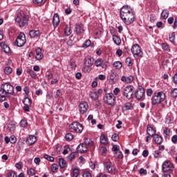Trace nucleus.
Listing matches in <instances>:
<instances>
[{
	"mask_svg": "<svg viewBox=\"0 0 177 177\" xmlns=\"http://www.w3.org/2000/svg\"><path fill=\"white\" fill-rule=\"evenodd\" d=\"M120 19L126 24L127 26L132 24L135 21V14L133 10L129 6H123L120 9Z\"/></svg>",
	"mask_w": 177,
	"mask_h": 177,
	"instance_id": "f257e3e1",
	"label": "nucleus"
},
{
	"mask_svg": "<svg viewBox=\"0 0 177 177\" xmlns=\"http://www.w3.org/2000/svg\"><path fill=\"white\" fill-rule=\"evenodd\" d=\"M29 17L23 11H20L15 18V21L19 26V27H24L28 24Z\"/></svg>",
	"mask_w": 177,
	"mask_h": 177,
	"instance_id": "f03ea898",
	"label": "nucleus"
},
{
	"mask_svg": "<svg viewBox=\"0 0 177 177\" xmlns=\"http://www.w3.org/2000/svg\"><path fill=\"white\" fill-rule=\"evenodd\" d=\"M104 169L106 172H108V174H114L117 171V167H115V165H114V163H113L111 160L107 159L104 161Z\"/></svg>",
	"mask_w": 177,
	"mask_h": 177,
	"instance_id": "7ed1b4c3",
	"label": "nucleus"
},
{
	"mask_svg": "<svg viewBox=\"0 0 177 177\" xmlns=\"http://www.w3.org/2000/svg\"><path fill=\"white\" fill-rule=\"evenodd\" d=\"M131 53H133V57L135 59H139V57H143V51H142V48L139 44H136L132 46L131 49Z\"/></svg>",
	"mask_w": 177,
	"mask_h": 177,
	"instance_id": "20e7f679",
	"label": "nucleus"
},
{
	"mask_svg": "<svg viewBox=\"0 0 177 177\" xmlns=\"http://www.w3.org/2000/svg\"><path fill=\"white\" fill-rule=\"evenodd\" d=\"M165 100V93L162 92H158L152 98V106H156V104H160V103Z\"/></svg>",
	"mask_w": 177,
	"mask_h": 177,
	"instance_id": "39448f33",
	"label": "nucleus"
},
{
	"mask_svg": "<svg viewBox=\"0 0 177 177\" xmlns=\"http://www.w3.org/2000/svg\"><path fill=\"white\" fill-rule=\"evenodd\" d=\"M26 42H27V41L26 40V35L24 34V32H21L15 42V44L16 45V46H18V48H23L24 45H26Z\"/></svg>",
	"mask_w": 177,
	"mask_h": 177,
	"instance_id": "423d86ee",
	"label": "nucleus"
},
{
	"mask_svg": "<svg viewBox=\"0 0 177 177\" xmlns=\"http://www.w3.org/2000/svg\"><path fill=\"white\" fill-rule=\"evenodd\" d=\"M0 91L5 95H13V93H15L14 88L9 83H5L1 85Z\"/></svg>",
	"mask_w": 177,
	"mask_h": 177,
	"instance_id": "0eeeda50",
	"label": "nucleus"
},
{
	"mask_svg": "<svg viewBox=\"0 0 177 177\" xmlns=\"http://www.w3.org/2000/svg\"><path fill=\"white\" fill-rule=\"evenodd\" d=\"M174 169V164L171 162V160H165L162 165V171L165 173L171 174Z\"/></svg>",
	"mask_w": 177,
	"mask_h": 177,
	"instance_id": "6e6552de",
	"label": "nucleus"
},
{
	"mask_svg": "<svg viewBox=\"0 0 177 177\" xmlns=\"http://www.w3.org/2000/svg\"><path fill=\"white\" fill-rule=\"evenodd\" d=\"M104 103L109 104V106H111L112 107L115 104V97L112 93L105 94L104 97Z\"/></svg>",
	"mask_w": 177,
	"mask_h": 177,
	"instance_id": "1a4fd4ad",
	"label": "nucleus"
},
{
	"mask_svg": "<svg viewBox=\"0 0 177 177\" xmlns=\"http://www.w3.org/2000/svg\"><path fill=\"white\" fill-rule=\"evenodd\" d=\"M70 129H73L77 133H82L84 125L78 122H74L69 126Z\"/></svg>",
	"mask_w": 177,
	"mask_h": 177,
	"instance_id": "9d476101",
	"label": "nucleus"
},
{
	"mask_svg": "<svg viewBox=\"0 0 177 177\" xmlns=\"http://www.w3.org/2000/svg\"><path fill=\"white\" fill-rule=\"evenodd\" d=\"M123 95H124L128 100H131V99L133 97V86H126L123 89Z\"/></svg>",
	"mask_w": 177,
	"mask_h": 177,
	"instance_id": "9b49d317",
	"label": "nucleus"
},
{
	"mask_svg": "<svg viewBox=\"0 0 177 177\" xmlns=\"http://www.w3.org/2000/svg\"><path fill=\"white\" fill-rule=\"evenodd\" d=\"M95 65L96 67H102L103 70H107V62H104L102 58L97 59Z\"/></svg>",
	"mask_w": 177,
	"mask_h": 177,
	"instance_id": "f8f14e48",
	"label": "nucleus"
},
{
	"mask_svg": "<svg viewBox=\"0 0 177 177\" xmlns=\"http://www.w3.org/2000/svg\"><path fill=\"white\" fill-rule=\"evenodd\" d=\"M88 109H89V106L88 105V102L85 101H82L79 104V111L80 114H85V113L88 111Z\"/></svg>",
	"mask_w": 177,
	"mask_h": 177,
	"instance_id": "ddd939ff",
	"label": "nucleus"
},
{
	"mask_svg": "<svg viewBox=\"0 0 177 177\" xmlns=\"http://www.w3.org/2000/svg\"><path fill=\"white\" fill-rule=\"evenodd\" d=\"M23 103L24 104V111H30V107H31V100L28 98V96L25 95L24 99L23 100Z\"/></svg>",
	"mask_w": 177,
	"mask_h": 177,
	"instance_id": "4468645a",
	"label": "nucleus"
},
{
	"mask_svg": "<svg viewBox=\"0 0 177 177\" xmlns=\"http://www.w3.org/2000/svg\"><path fill=\"white\" fill-rule=\"evenodd\" d=\"M135 95L136 99L138 100H140V99H142V97H143V95H145V88H143V87L138 88Z\"/></svg>",
	"mask_w": 177,
	"mask_h": 177,
	"instance_id": "2eb2a0df",
	"label": "nucleus"
},
{
	"mask_svg": "<svg viewBox=\"0 0 177 177\" xmlns=\"http://www.w3.org/2000/svg\"><path fill=\"white\" fill-rule=\"evenodd\" d=\"M59 24H60V17H59V14L55 13L54 14L53 17V24L54 28H56V27H57V26H59Z\"/></svg>",
	"mask_w": 177,
	"mask_h": 177,
	"instance_id": "dca6fc26",
	"label": "nucleus"
},
{
	"mask_svg": "<svg viewBox=\"0 0 177 177\" xmlns=\"http://www.w3.org/2000/svg\"><path fill=\"white\" fill-rule=\"evenodd\" d=\"M26 143L28 145V146H32L37 142V137L35 136H29L26 138Z\"/></svg>",
	"mask_w": 177,
	"mask_h": 177,
	"instance_id": "f3484780",
	"label": "nucleus"
},
{
	"mask_svg": "<svg viewBox=\"0 0 177 177\" xmlns=\"http://www.w3.org/2000/svg\"><path fill=\"white\" fill-rule=\"evenodd\" d=\"M77 151L81 153V154L88 151V147L86 146L84 143L80 144L77 147Z\"/></svg>",
	"mask_w": 177,
	"mask_h": 177,
	"instance_id": "a211bd4d",
	"label": "nucleus"
},
{
	"mask_svg": "<svg viewBox=\"0 0 177 177\" xmlns=\"http://www.w3.org/2000/svg\"><path fill=\"white\" fill-rule=\"evenodd\" d=\"M75 31L77 35L83 34L84 31H85L84 30V25H82V24H76L75 27Z\"/></svg>",
	"mask_w": 177,
	"mask_h": 177,
	"instance_id": "6ab92c4d",
	"label": "nucleus"
},
{
	"mask_svg": "<svg viewBox=\"0 0 177 177\" xmlns=\"http://www.w3.org/2000/svg\"><path fill=\"white\" fill-rule=\"evenodd\" d=\"M147 133L149 136H151V138L154 137V135L156 134V129H154L151 126L148 125L147 127Z\"/></svg>",
	"mask_w": 177,
	"mask_h": 177,
	"instance_id": "aec40b11",
	"label": "nucleus"
},
{
	"mask_svg": "<svg viewBox=\"0 0 177 177\" xmlns=\"http://www.w3.org/2000/svg\"><path fill=\"white\" fill-rule=\"evenodd\" d=\"M100 142L102 145H109V138L106 135L102 133L100 138Z\"/></svg>",
	"mask_w": 177,
	"mask_h": 177,
	"instance_id": "412c9836",
	"label": "nucleus"
},
{
	"mask_svg": "<svg viewBox=\"0 0 177 177\" xmlns=\"http://www.w3.org/2000/svg\"><path fill=\"white\" fill-rule=\"evenodd\" d=\"M153 140L156 145H161L162 143V137L158 134H155Z\"/></svg>",
	"mask_w": 177,
	"mask_h": 177,
	"instance_id": "4be33fe9",
	"label": "nucleus"
},
{
	"mask_svg": "<svg viewBox=\"0 0 177 177\" xmlns=\"http://www.w3.org/2000/svg\"><path fill=\"white\" fill-rule=\"evenodd\" d=\"M121 81L122 82H126V84H131V82H132V81H133V77H132V76H129V77L122 76L121 77Z\"/></svg>",
	"mask_w": 177,
	"mask_h": 177,
	"instance_id": "5701e85b",
	"label": "nucleus"
},
{
	"mask_svg": "<svg viewBox=\"0 0 177 177\" xmlns=\"http://www.w3.org/2000/svg\"><path fill=\"white\" fill-rule=\"evenodd\" d=\"M29 35L31 38H37V37H39V35H41V32L39 30H32L29 32Z\"/></svg>",
	"mask_w": 177,
	"mask_h": 177,
	"instance_id": "b1692460",
	"label": "nucleus"
},
{
	"mask_svg": "<svg viewBox=\"0 0 177 177\" xmlns=\"http://www.w3.org/2000/svg\"><path fill=\"white\" fill-rule=\"evenodd\" d=\"M42 57H44V55L42 54V50L41 48H38L36 49V59L37 60H42Z\"/></svg>",
	"mask_w": 177,
	"mask_h": 177,
	"instance_id": "393cba45",
	"label": "nucleus"
},
{
	"mask_svg": "<svg viewBox=\"0 0 177 177\" xmlns=\"http://www.w3.org/2000/svg\"><path fill=\"white\" fill-rule=\"evenodd\" d=\"M84 65L92 67V66H93V60L91 57L85 58Z\"/></svg>",
	"mask_w": 177,
	"mask_h": 177,
	"instance_id": "a878e982",
	"label": "nucleus"
},
{
	"mask_svg": "<svg viewBox=\"0 0 177 177\" xmlns=\"http://www.w3.org/2000/svg\"><path fill=\"white\" fill-rule=\"evenodd\" d=\"M112 39L115 45H121V39L120 37L114 35L112 36Z\"/></svg>",
	"mask_w": 177,
	"mask_h": 177,
	"instance_id": "bb28decb",
	"label": "nucleus"
},
{
	"mask_svg": "<svg viewBox=\"0 0 177 177\" xmlns=\"http://www.w3.org/2000/svg\"><path fill=\"white\" fill-rule=\"evenodd\" d=\"M71 175L73 177H78V175H80V168L74 167L72 169Z\"/></svg>",
	"mask_w": 177,
	"mask_h": 177,
	"instance_id": "cd10ccee",
	"label": "nucleus"
},
{
	"mask_svg": "<svg viewBox=\"0 0 177 177\" xmlns=\"http://www.w3.org/2000/svg\"><path fill=\"white\" fill-rule=\"evenodd\" d=\"M168 16H169V11H168V10H163L161 13V17H162V19L167 20V19H168Z\"/></svg>",
	"mask_w": 177,
	"mask_h": 177,
	"instance_id": "c85d7f7f",
	"label": "nucleus"
},
{
	"mask_svg": "<svg viewBox=\"0 0 177 177\" xmlns=\"http://www.w3.org/2000/svg\"><path fill=\"white\" fill-rule=\"evenodd\" d=\"M124 110H132L133 109V104L132 102H127L123 106Z\"/></svg>",
	"mask_w": 177,
	"mask_h": 177,
	"instance_id": "c756f323",
	"label": "nucleus"
},
{
	"mask_svg": "<svg viewBox=\"0 0 177 177\" xmlns=\"http://www.w3.org/2000/svg\"><path fill=\"white\" fill-rule=\"evenodd\" d=\"M113 67L115 70H120V68H122V63L120 61L115 62L113 63Z\"/></svg>",
	"mask_w": 177,
	"mask_h": 177,
	"instance_id": "7c9ffc66",
	"label": "nucleus"
},
{
	"mask_svg": "<svg viewBox=\"0 0 177 177\" xmlns=\"http://www.w3.org/2000/svg\"><path fill=\"white\" fill-rule=\"evenodd\" d=\"M12 67L8 66V65L4 68V73L6 75H10V74H12Z\"/></svg>",
	"mask_w": 177,
	"mask_h": 177,
	"instance_id": "2f4dec72",
	"label": "nucleus"
},
{
	"mask_svg": "<svg viewBox=\"0 0 177 177\" xmlns=\"http://www.w3.org/2000/svg\"><path fill=\"white\" fill-rule=\"evenodd\" d=\"M90 97L92 99V100H97L99 95H97V92L94 91L90 93Z\"/></svg>",
	"mask_w": 177,
	"mask_h": 177,
	"instance_id": "473e14b6",
	"label": "nucleus"
},
{
	"mask_svg": "<svg viewBox=\"0 0 177 177\" xmlns=\"http://www.w3.org/2000/svg\"><path fill=\"white\" fill-rule=\"evenodd\" d=\"M59 164L60 168H64L66 167V161L63 158H59Z\"/></svg>",
	"mask_w": 177,
	"mask_h": 177,
	"instance_id": "72a5a7b5",
	"label": "nucleus"
},
{
	"mask_svg": "<svg viewBox=\"0 0 177 177\" xmlns=\"http://www.w3.org/2000/svg\"><path fill=\"white\" fill-rule=\"evenodd\" d=\"M84 145H86V147L93 146V142L92 141V140H91V138H85Z\"/></svg>",
	"mask_w": 177,
	"mask_h": 177,
	"instance_id": "f704fd0d",
	"label": "nucleus"
},
{
	"mask_svg": "<svg viewBox=\"0 0 177 177\" xmlns=\"http://www.w3.org/2000/svg\"><path fill=\"white\" fill-rule=\"evenodd\" d=\"M64 32H65V35H66V37H69V35H71V28L68 27V26H66L65 29H64Z\"/></svg>",
	"mask_w": 177,
	"mask_h": 177,
	"instance_id": "c9c22d12",
	"label": "nucleus"
},
{
	"mask_svg": "<svg viewBox=\"0 0 177 177\" xmlns=\"http://www.w3.org/2000/svg\"><path fill=\"white\" fill-rule=\"evenodd\" d=\"M65 139L67 142H70L74 139V136L71 133H68L65 136Z\"/></svg>",
	"mask_w": 177,
	"mask_h": 177,
	"instance_id": "e433bc0d",
	"label": "nucleus"
},
{
	"mask_svg": "<svg viewBox=\"0 0 177 177\" xmlns=\"http://www.w3.org/2000/svg\"><path fill=\"white\" fill-rule=\"evenodd\" d=\"M6 96H8L7 94H4V93L2 92V91H0V102H5L6 100Z\"/></svg>",
	"mask_w": 177,
	"mask_h": 177,
	"instance_id": "4c0bfd02",
	"label": "nucleus"
},
{
	"mask_svg": "<svg viewBox=\"0 0 177 177\" xmlns=\"http://www.w3.org/2000/svg\"><path fill=\"white\" fill-rule=\"evenodd\" d=\"M92 66H89L88 65H84L82 68V72L83 73H90L91 68Z\"/></svg>",
	"mask_w": 177,
	"mask_h": 177,
	"instance_id": "58836bf2",
	"label": "nucleus"
},
{
	"mask_svg": "<svg viewBox=\"0 0 177 177\" xmlns=\"http://www.w3.org/2000/svg\"><path fill=\"white\" fill-rule=\"evenodd\" d=\"M100 153L101 154H107V147L106 146H101L100 147Z\"/></svg>",
	"mask_w": 177,
	"mask_h": 177,
	"instance_id": "ea45409f",
	"label": "nucleus"
},
{
	"mask_svg": "<svg viewBox=\"0 0 177 177\" xmlns=\"http://www.w3.org/2000/svg\"><path fill=\"white\" fill-rule=\"evenodd\" d=\"M33 2L36 5L41 6V5H44L46 2V0H33Z\"/></svg>",
	"mask_w": 177,
	"mask_h": 177,
	"instance_id": "a19ab883",
	"label": "nucleus"
},
{
	"mask_svg": "<svg viewBox=\"0 0 177 177\" xmlns=\"http://www.w3.org/2000/svg\"><path fill=\"white\" fill-rule=\"evenodd\" d=\"M154 158H161V151H160L159 150H156L154 151L153 153Z\"/></svg>",
	"mask_w": 177,
	"mask_h": 177,
	"instance_id": "79ce46f5",
	"label": "nucleus"
},
{
	"mask_svg": "<svg viewBox=\"0 0 177 177\" xmlns=\"http://www.w3.org/2000/svg\"><path fill=\"white\" fill-rule=\"evenodd\" d=\"M44 157L46 160H48V161H50V162L55 161V158H53L48 154H45L44 156Z\"/></svg>",
	"mask_w": 177,
	"mask_h": 177,
	"instance_id": "37998d69",
	"label": "nucleus"
},
{
	"mask_svg": "<svg viewBox=\"0 0 177 177\" xmlns=\"http://www.w3.org/2000/svg\"><path fill=\"white\" fill-rule=\"evenodd\" d=\"M169 39L171 44L175 43V32H172L171 35H169Z\"/></svg>",
	"mask_w": 177,
	"mask_h": 177,
	"instance_id": "c03bdc74",
	"label": "nucleus"
},
{
	"mask_svg": "<svg viewBox=\"0 0 177 177\" xmlns=\"http://www.w3.org/2000/svg\"><path fill=\"white\" fill-rule=\"evenodd\" d=\"M171 97H177V88L171 89Z\"/></svg>",
	"mask_w": 177,
	"mask_h": 177,
	"instance_id": "a18cd8bd",
	"label": "nucleus"
},
{
	"mask_svg": "<svg viewBox=\"0 0 177 177\" xmlns=\"http://www.w3.org/2000/svg\"><path fill=\"white\" fill-rule=\"evenodd\" d=\"M111 139L113 142H117L118 139H120V136H118V133H114L113 134Z\"/></svg>",
	"mask_w": 177,
	"mask_h": 177,
	"instance_id": "49530a36",
	"label": "nucleus"
},
{
	"mask_svg": "<svg viewBox=\"0 0 177 177\" xmlns=\"http://www.w3.org/2000/svg\"><path fill=\"white\" fill-rule=\"evenodd\" d=\"M89 46H91V40L88 39L83 44L82 48H89Z\"/></svg>",
	"mask_w": 177,
	"mask_h": 177,
	"instance_id": "de8ad7c7",
	"label": "nucleus"
},
{
	"mask_svg": "<svg viewBox=\"0 0 177 177\" xmlns=\"http://www.w3.org/2000/svg\"><path fill=\"white\" fill-rule=\"evenodd\" d=\"M115 157H117V158H122L124 157V156L122 155V152H121V151H116Z\"/></svg>",
	"mask_w": 177,
	"mask_h": 177,
	"instance_id": "09e8293b",
	"label": "nucleus"
},
{
	"mask_svg": "<svg viewBox=\"0 0 177 177\" xmlns=\"http://www.w3.org/2000/svg\"><path fill=\"white\" fill-rule=\"evenodd\" d=\"M163 132L166 136H169L171 134V130L168 129V127H165V129L163 130Z\"/></svg>",
	"mask_w": 177,
	"mask_h": 177,
	"instance_id": "8fccbe9b",
	"label": "nucleus"
},
{
	"mask_svg": "<svg viewBox=\"0 0 177 177\" xmlns=\"http://www.w3.org/2000/svg\"><path fill=\"white\" fill-rule=\"evenodd\" d=\"M82 177H92V173L89 171H84L82 174Z\"/></svg>",
	"mask_w": 177,
	"mask_h": 177,
	"instance_id": "3c124183",
	"label": "nucleus"
},
{
	"mask_svg": "<svg viewBox=\"0 0 177 177\" xmlns=\"http://www.w3.org/2000/svg\"><path fill=\"white\" fill-rule=\"evenodd\" d=\"M110 80L112 81H114V80H117V75L115 73L112 72L111 75H110Z\"/></svg>",
	"mask_w": 177,
	"mask_h": 177,
	"instance_id": "603ef678",
	"label": "nucleus"
},
{
	"mask_svg": "<svg viewBox=\"0 0 177 177\" xmlns=\"http://www.w3.org/2000/svg\"><path fill=\"white\" fill-rule=\"evenodd\" d=\"M27 174H28V175H29V176L35 175V170H34V169H32V168H30L29 170H28Z\"/></svg>",
	"mask_w": 177,
	"mask_h": 177,
	"instance_id": "864d4df0",
	"label": "nucleus"
},
{
	"mask_svg": "<svg viewBox=\"0 0 177 177\" xmlns=\"http://www.w3.org/2000/svg\"><path fill=\"white\" fill-rule=\"evenodd\" d=\"M20 126L24 128L27 126V120H22L20 122Z\"/></svg>",
	"mask_w": 177,
	"mask_h": 177,
	"instance_id": "5fc2aeb1",
	"label": "nucleus"
},
{
	"mask_svg": "<svg viewBox=\"0 0 177 177\" xmlns=\"http://www.w3.org/2000/svg\"><path fill=\"white\" fill-rule=\"evenodd\" d=\"M15 167L17 169H21L23 168V163L21 162H17L15 164Z\"/></svg>",
	"mask_w": 177,
	"mask_h": 177,
	"instance_id": "6e6d98bb",
	"label": "nucleus"
},
{
	"mask_svg": "<svg viewBox=\"0 0 177 177\" xmlns=\"http://www.w3.org/2000/svg\"><path fill=\"white\" fill-rule=\"evenodd\" d=\"M51 169H52L53 172H56V171H57V169H59V168L57 167V165L53 164L52 165Z\"/></svg>",
	"mask_w": 177,
	"mask_h": 177,
	"instance_id": "4d7b16f0",
	"label": "nucleus"
},
{
	"mask_svg": "<svg viewBox=\"0 0 177 177\" xmlns=\"http://www.w3.org/2000/svg\"><path fill=\"white\" fill-rule=\"evenodd\" d=\"M120 151V146L119 145H113L112 147V151Z\"/></svg>",
	"mask_w": 177,
	"mask_h": 177,
	"instance_id": "13d9d810",
	"label": "nucleus"
},
{
	"mask_svg": "<svg viewBox=\"0 0 177 177\" xmlns=\"http://www.w3.org/2000/svg\"><path fill=\"white\" fill-rule=\"evenodd\" d=\"M8 177H17V174H16L15 171H11L8 173Z\"/></svg>",
	"mask_w": 177,
	"mask_h": 177,
	"instance_id": "bf43d9fd",
	"label": "nucleus"
},
{
	"mask_svg": "<svg viewBox=\"0 0 177 177\" xmlns=\"http://www.w3.org/2000/svg\"><path fill=\"white\" fill-rule=\"evenodd\" d=\"M10 143L15 144L16 143V137L15 136H11L10 138Z\"/></svg>",
	"mask_w": 177,
	"mask_h": 177,
	"instance_id": "052dcab7",
	"label": "nucleus"
},
{
	"mask_svg": "<svg viewBox=\"0 0 177 177\" xmlns=\"http://www.w3.org/2000/svg\"><path fill=\"white\" fill-rule=\"evenodd\" d=\"M171 142L172 143H174V145H176L177 143V136L174 135L171 137Z\"/></svg>",
	"mask_w": 177,
	"mask_h": 177,
	"instance_id": "680f3d73",
	"label": "nucleus"
},
{
	"mask_svg": "<svg viewBox=\"0 0 177 177\" xmlns=\"http://www.w3.org/2000/svg\"><path fill=\"white\" fill-rule=\"evenodd\" d=\"M169 46H168L167 44L165 43H162V48L163 49V50H167V49H169Z\"/></svg>",
	"mask_w": 177,
	"mask_h": 177,
	"instance_id": "e2e57ef3",
	"label": "nucleus"
},
{
	"mask_svg": "<svg viewBox=\"0 0 177 177\" xmlns=\"http://www.w3.org/2000/svg\"><path fill=\"white\" fill-rule=\"evenodd\" d=\"M126 63H128L129 67H131V66H132V60L131 59L130 57H127L126 59Z\"/></svg>",
	"mask_w": 177,
	"mask_h": 177,
	"instance_id": "0e129e2a",
	"label": "nucleus"
},
{
	"mask_svg": "<svg viewBox=\"0 0 177 177\" xmlns=\"http://www.w3.org/2000/svg\"><path fill=\"white\" fill-rule=\"evenodd\" d=\"M140 175L143 174V175H147V170L143 169V168H141L140 169Z\"/></svg>",
	"mask_w": 177,
	"mask_h": 177,
	"instance_id": "69168bd1",
	"label": "nucleus"
},
{
	"mask_svg": "<svg viewBox=\"0 0 177 177\" xmlns=\"http://www.w3.org/2000/svg\"><path fill=\"white\" fill-rule=\"evenodd\" d=\"M120 88L116 87L114 90H113V95H115V96H117V95H118L120 93Z\"/></svg>",
	"mask_w": 177,
	"mask_h": 177,
	"instance_id": "338daca9",
	"label": "nucleus"
},
{
	"mask_svg": "<svg viewBox=\"0 0 177 177\" xmlns=\"http://www.w3.org/2000/svg\"><path fill=\"white\" fill-rule=\"evenodd\" d=\"M173 81L176 85H177V73L173 76Z\"/></svg>",
	"mask_w": 177,
	"mask_h": 177,
	"instance_id": "774afa93",
	"label": "nucleus"
}]
</instances>
